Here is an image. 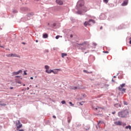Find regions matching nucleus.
<instances>
[{"mask_svg":"<svg viewBox=\"0 0 131 131\" xmlns=\"http://www.w3.org/2000/svg\"><path fill=\"white\" fill-rule=\"evenodd\" d=\"M125 86V83L122 84L120 86L118 87V90L120 92H122V93H125V91L126 89H123Z\"/></svg>","mask_w":131,"mask_h":131,"instance_id":"3","label":"nucleus"},{"mask_svg":"<svg viewBox=\"0 0 131 131\" xmlns=\"http://www.w3.org/2000/svg\"><path fill=\"white\" fill-rule=\"evenodd\" d=\"M84 72H86V71H85V70H84Z\"/></svg>","mask_w":131,"mask_h":131,"instance_id":"45","label":"nucleus"},{"mask_svg":"<svg viewBox=\"0 0 131 131\" xmlns=\"http://www.w3.org/2000/svg\"><path fill=\"white\" fill-rule=\"evenodd\" d=\"M56 3L57 5H59V6H62L63 4V1L61 0H56Z\"/></svg>","mask_w":131,"mask_h":131,"instance_id":"11","label":"nucleus"},{"mask_svg":"<svg viewBox=\"0 0 131 131\" xmlns=\"http://www.w3.org/2000/svg\"><path fill=\"white\" fill-rule=\"evenodd\" d=\"M0 105L1 106H6L7 105V104H6V103H1V104H0Z\"/></svg>","mask_w":131,"mask_h":131,"instance_id":"23","label":"nucleus"},{"mask_svg":"<svg viewBox=\"0 0 131 131\" xmlns=\"http://www.w3.org/2000/svg\"><path fill=\"white\" fill-rule=\"evenodd\" d=\"M100 29L101 30H102V29H103V27H100Z\"/></svg>","mask_w":131,"mask_h":131,"instance_id":"32","label":"nucleus"},{"mask_svg":"<svg viewBox=\"0 0 131 131\" xmlns=\"http://www.w3.org/2000/svg\"><path fill=\"white\" fill-rule=\"evenodd\" d=\"M35 1V2H38L39 0H34Z\"/></svg>","mask_w":131,"mask_h":131,"instance_id":"39","label":"nucleus"},{"mask_svg":"<svg viewBox=\"0 0 131 131\" xmlns=\"http://www.w3.org/2000/svg\"><path fill=\"white\" fill-rule=\"evenodd\" d=\"M16 77H20V76H16Z\"/></svg>","mask_w":131,"mask_h":131,"instance_id":"42","label":"nucleus"},{"mask_svg":"<svg viewBox=\"0 0 131 131\" xmlns=\"http://www.w3.org/2000/svg\"><path fill=\"white\" fill-rule=\"evenodd\" d=\"M28 91L29 90V87H27Z\"/></svg>","mask_w":131,"mask_h":131,"instance_id":"40","label":"nucleus"},{"mask_svg":"<svg viewBox=\"0 0 131 131\" xmlns=\"http://www.w3.org/2000/svg\"><path fill=\"white\" fill-rule=\"evenodd\" d=\"M45 68L46 69L45 72L46 73H48V74H51V70H49V69H50V66L46 65L45 66Z\"/></svg>","mask_w":131,"mask_h":131,"instance_id":"6","label":"nucleus"},{"mask_svg":"<svg viewBox=\"0 0 131 131\" xmlns=\"http://www.w3.org/2000/svg\"><path fill=\"white\" fill-rule=\"evenodd\" d=\"M115 113H116V112L115 111L112 112V114H115Z\"/></svg>","mask_w":131,"mask_h":131,"instance_id":"31","label":"nucleus"},{"mask_svg":"<svg viewBox=\"0 0 131 131\" xmlns=\"http://www.w3.org/2000/svg\"><path fill=\"white\" fill-rule=\"evenodd\" d=\"M104 3H105V4H108V0H103Z\"/></svg>","mask_w":131,"mask_h":131,"instance_id":"21","label":"nucleus"},{"mask_svg":"<svg viewBox=\"0 0 131 131\" xmlns=\"http://www.w3.org/2000/svg\"><path fill=\"white\" fill-rule=\"evenodd\" d=\"M77 89H79V87L74 86H73V88H72V90H77Z\"/></svg>","mask_w":131,"mask_h":131,"instance_id":"16","label":"nucleus"},{"mask_svg":"<svg viewBox=\"0 0 131 131\" xmlns=\"http://www.w3.org/2000/svg\"><path fill=\"white\" fill-rule=\"evenodd\" d=\"M127 114H128V111L127 110H125L118 113V116L119 117H126L127 116Z\"/></svg>","mask_w":131,"mask_h":131,"instance_id":"1","label":"nucleus"},{"mask_svg":"<svg viewBox=\"0 0 131 131\" xmlns=\"http://www.w3.org/2000/svg\"><path fill=\"white\" fill-rule=\"evenodd\" d=\"M95 111L97 112V113H99V112H101L102 110H103V108L101 107L97 106L95 108Z\"/></svg>","mask_w":131,"mask_h":131,"instance_id":"8","label":"nucleus"},{"mask_svg":"<svg viewBox=\"0 0 131 131\" xmlns=\"http://www.w3.org/2000/svg\"><path fill=\"white\" fill-rule=\"evenodd\" d=\"M103 53H105V54H108L109 53V52L108 51H103Z\"/></svg>","mask_w":131,"mask_h":131,"instance_id":"29","label":"nucleus"},{"mask_svg":"<svg viewBox=\"0 0 131 131\" xmlns=\"http://www.w3.org/2000/svg\"><path fill=\"white\" fill-rule=\"evenodd\" d=\"M71 118H72L71 117L68 118V121L69 123H70V121H71Z\"/></svg>","mask_w":131,"mask_h":131,"instance_id":"19","label":"nucleus"},{"mask_svg":"<svg viewBox=\"0 0 131 131\" xmlns=\"http://www.w3.org/2000/svg\"><path fill=\"white\" fill-rule=\"evenodd\" d=\"M78 6H79L80 7H82L83 5H84V2L82 1H79L77 3Z\"/></svg>","mask_w":131,"mask_h":131,"instance_id":"9","label":"nucleus"},{"mask_svg":"<svg viewBox=\"0 0 131 131\" xmlns=\"http://www.w3.org/2000/svg\"><path fill=\"white\" fill-rule=\"evenodd\" d=\"M112 81L114 82L115 81H114V80L112 79Z\"/></svg>","mask_w":131,"mask_h":131,"instance_id":"48","label":"nucleus"},{"mask_svg":"<svg viewBox=\"0 0 131 131\" xmlns=\"http://www.w3.org/2000/svg\"><path fill=\"white\" fill-rule=\"evenodd\" d=\"M30 79H33V77H30Z\"/></svg>","mask_w":131,"mask_h":131,"instance_id":"37","label":"nucleus"},{"mask_svg":"<svg viewBox=\"0 0 131 131\" xmlns=\"http://www.w3.org/2000/svg\"><path fill=\"white\" fill-rule=\"evenodd\" d=\"M80 105H82V104L81 103V102L80 103Z\"/></svg>","mask_w":131,"mask_h":131,"instance_id":"49","label":"nucleus"},{"mask_svg":"<svg viewBox=\"0 0 131 131\" xmlns=\"http://www.w3.org/2000/svg\"><path fill=\"white\" fill-rule=\"evenodd\" d=\"M90 22H92L93 24H95L96 23V21L94 19H90L89 21H85L84 23V26L86 27L88 25L90 26L91 25V24H90Z\"/></svg>","mask_w":131,"mask_h":131,"instance_id":"4","label":"nucleus"},{"mask_svg":"<svg viewBox=\"0 0 131 131\" xmlns=\"http://www.w3.org/2000/svg\"><path fill=\"white\" fill-rule=\"evenodd\" d=\"M13 12L15 14V13H17L16 10H14Z\"/></svg>","mask_w":131,"mask_h":131,"instance_id":"28","label":"nucleus"},{"mask_svg":"<svg viewBox=\"0 0 131 131\" xmlns=\"http://www.w3.org/2000/svg\"><path fill=\"white\" fill-rule=\"evenodd\" d=\"M34 14L33 12H30L27 14V17H32Z\"/></svg>","mask_w":131,"mask_h":131,"instance_id":"13","label":"nucleus"},{"mask_svg":"<svg viewBox=\"0 0 131 131\" xmlns=\"http://www.w3.org/2000/svg\"><path fill=\"white\" fill-rule=\"evenodd\" d=\"M13 75H18V74H18V72H14L13 73Z\"/></svg>","mask_w":131,"mask_h":131,"instance_id":"20","label":"nucleus"},{"mask_svg":"<svg viewBox=\"0 0 131 131\" xmlns=\"http://www.w3.org/2000/svg\"><path fill=\"white\" fill-rule=\"evenodd\" d=\"M26 71H24V73L25 75H27V73H26Z\"/></svg>","mask_w":131,"mask_h":131,"instance_id":"27","label":"nucleus"},{"mask_svg":"<svg viewBox=\"0 0 131 131\" xmlns=\"http://www.w3.org/2000/svg\"><path fill=\"white\" fill-rule=\"evenodd\" d=\"M78 45L81 46V49L82 50H85L90 46V43L88 42L84 41L82 43L78 44Z\"/></svg>","mask_w":131,"mask_h":131,"instance_id":"2","label":"nucleus"},{"mask_svg":"<svg viewBox=\"0 0 131 131\" xmlns=\"http://www.w3.org/2000/svg\"><path fill=\"white\" fill-rule=\"evenodd\" d=\"M13 87H11L10 88V90H13Z\"/></svg>","mask_w":131,"mask_h":131,"instance_id":"38","label":"nucleus"},{"mask_svg":"<svg viewBox=\"0 0 131 131\" xmlns=\"http://www.w3.org/2000/svg\"><path fill=\"white\" fill-rule=\"evenodd\" d=\"M69 104L71 105V106H74V104H73L71 102H70Z\"/></svg>","mask_w":131,"mask_h":131,"instance_id":"24","label":"nucleus"},{"mask_svg":"<svg viewBox=\"0 0 131 131\" xmlns=\"http://www.w3.org/2000/svg\"><path fill=\"white\" fill-rule=\"evenodd\" d=\"M61 103H62V104H66V101H65V100H62V101H61Z\"/></svg>","mask_w":131,"mask_h":131,"instance_id":"22","label":"nucleus"},{"mask_svg":"<svg viewBox=\"0 0 131 131\" xmlns=\"http://www.w3.org/2000/svg\"><path fill=\"white\" fill-rule=\"evenodd\" d=\"M93 46H97V44L96 43H93Z\"/></svg>","mask_w":131,"mask_h":131,"instance_id":"33","label":"nucleus"},{"mask_svg":"<svg viewBox=\"0 0 131 131\" xmlns=\"http://www.w3.org/2000/svg\"><path fill=\"white\" fill-rule=\"evenodd\" d=\"M60 37V36H56V37H55V38L56 39H58V38Z\"/></svg>","mask_w":131,"mask_h":131,"instance_id":"26","label":"nucleus"},{"mask_svg":"<svg viewBox=\"0 0 131 131\" xmlns=\"http://www.w3.org/2000/svg\"><path fill=\"white\" fill-rule=\"evenodd\" d=\"M125 128L126 129H127V128H129V129H131V126H130V125H128V126H125Z\"/></svg>","mask_w":131,"mask_h":131,"instance_id":"18","label":"nucleus"},{"mask_svg":"<svg viewBox=\"0 0 131 131\" xmlns=\"http://www.w3.org/2000/svg\"><path fill=\"white\" fill-rule=\"evenodd\" d=\"M7 57H16L17 58H20V56L16 53H11L7 54Z\"/></svg>","mask_w":131,"mask_h":131,"instance_id":"5","label":"nucleus"},{"mask_svg":"<svg viewBox=\"0 0 131 131\" xmlns=\"http://www.w3.org/2000/svg\"><path fill=\"white\" fill-rule=\"evenodd\" d=\"M18 74H19V73H22V70H19L18 72Z\"/></svg>","mask_w":131,"mask_h":131,"instance_id":"25","label":"nucleus"},{"mask_svg":"<svg viewBox=\"0 0 131 131\" xmlns=\"http://www.w3.org/2000/svg\"><path fill=\"white\" fill-rule=\"evenodd\" d=\"M124 105H127V102L124 101Z\"/></svg>","mask_w":131,"mask_h":131,"instance_id":"30","label":"nucleus"},{"mask_svg":"<svg viewBox=\"0 0 131 131\" xmlns=\"http://www.w3.org/2000/svg\"><path fill=\"white\" fill-rule=\"evenodd\" d=\"M116 76H114V78H116Z\"/></svg>","mask_w":131,"mask_h":131,"instance_id":"44","label":"nucleus"},{"mask_svg":"<svg viewBox=\"0 0 131 131\" xmlns=\"http://www.w3.org/2000/svg\"><path fill=\"white\" fill-rule=\"evenodd\" d=\"M78 14H81V13L78 12Z\"/></svg>","mask_w":131,"mask_h":131,"instance_id":"47","label":"nucleus"},{"mask_svg":"<svg viewBox=\"0 0 131 131\" xmlns=\"http://www.w3.org/2000/svg\"><path fill=\"white\" fill-rule=\"evenodd\" d=\"M16 126L18 128V129H19V128H21V127H22V124H21V122L18 120L17 122H16Z\"/></svg>","mask_w":131,"mask_h":131,"instance_id":"7","label":"nucleus"},{"mask_svg":"<svg viewBox=\"0 0 131 131\" xmlns=\"http://www.w3.org/2000/svg\"><path fill=\"white\" fill-rule=\"evenodd\" d=\"M129 43H130V45H131V40L129 41Z\"/></svg>","mask_w":131,"mask_h":131,"instance_id":"41","label":"nucleus"},{"mask_svg":"<svg viewBox=\"0 0 131 131\" xmlns=\"http://www.w3.org/2000/svg\"><path fill=\"white\" fill-rule=\"evenodd\" d=\"M115 124L116 125H122V122L121 121H116L115 122Z\"/></svg>","mask_w":131,"mask_h":131,"instance_id":"12","label":"nucleus"},{"mask_svg":"<svg viewBox=\"0 0 131 131\" xmlns=\"http://www.w3.org/2000/svg\"><path fill=\"white\" fill-rule=\"evenodd\" d=\"M56 70H59L60 71V69H56L54 70V71L53 70H51L50 73H54V74H58V71H56Z\"/></svg>","mask_w":131,"mask_h":131,"instance_id":"10","label":"nucleus"},{"mask_svg":"<svg viewBox=\"0 0 131 131\" xmlns=\"http://www.w3.org/2000/svg\"><path fill=\"white\" fill-rule=\"evenodd\" d=\"M23 86H25V84H23Z\"/></svg>","mask_w":131,"mask_h":131,"instance_id":"46","label":"nucleus"},{"mask_svg":"<svg viewBox=\"0 0 131 131\" xmlns=\"http://www.w3.org/2000/svg\"><path fill=\"white\" fill-rule=\"evenodd\" d=\"M43 38H47L48 37V34H45L43 35Z\"/></svg>","mask_w":131,"mask_h":131,"instance_id":"17","label":"nucleus"},{"mask_svg":"<svg viewBox=\"0 0 131 131\" xmlns=\"http://www.w3.org/2000/svg\"><path fill=\"white\" fill-rule=\"evenodd\" d=\"M66 56H67V54H66V53H61L62 58H64Z\"/></svg>","mask_w":131,"mask_h":131,"instance_id":"15","label":"nucleus"},{"mask_svg":"<svg viewBox=\"0 0 131 131\" xmlns=\"http://www.w3.org/2000/svg\"><path fill=\"white\" fill-rule=\"evenodd\" d=\"M70 37H71V38L73 37V35H70Z\"/></svg>","mask_w":131,"mask_h":131,"instance_id":"35","label":"nucleus"},{"mask_svg":"<svg viewBox=\"0 0 131 131\" xmlns=\"http://www.w3.org/2000/svg\"><path fill=\"white\" fill-rule=\"evenodd\" d=\"M53 118H55V119L56 118V116H53Z\"/></svg>","mask_w":131,"mask_h":131,"instance_id":"36","label":"nucleus"},{"mask_svg":"<svg viewBox=\"0 0 131 131\" xmlns=\"http://www.w3.org/2000/svg\"><path fill=\"white\" fill-rule=\"evenodd\" d=\"M36 42H38V40H36Z\"/></svg>","mask_w":131,"mask_h":131,"instance_id":"43","label":"nucleus"},{"mask_svg":"<svg viewBox=\"0 0 131 131\" xmlns=\"http://www.w3.org/2000/svg\"><path fill=\"white\" fill-rule=\"evenodd\" d=\"M18 131H24L23 129H18Z\"/></svg>","mask_w":131,"mask_h":131,"instance_id":"34","label":"nucleus"},{"mask_svg":"<svg viewBox=\"0 0 131 131\" xmlns=\"http://www.w3.org/2000/svg\"><path fill=\"white\" fill-rule=\"evenodd\" d=\"M127 5V1H124L122 3V6H126Z\"/></svg>","mask_w":131,"mask_h":131,"instance_id":"14","label":"nucleus"}]
</instances>
